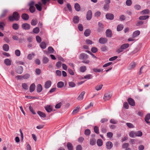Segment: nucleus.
<instances>
[{
	"label": "nucleus",
	"instance_id": "47",
	"mask_svg": "<svg viewBox=\"0 0 150 150\" xmlns=\"http://www.w3.org/2000/svg\"><path fill=\"white\" fill-rule=\"evenodd\" d=\"M40 31L39 28L38 27H36L33 30V32L36 34L38 33Z\"/></svg>",
	"mask_w": 150,
	"mask_h": 150
},
{
	"label": "nucleus",
	"instance_id": "10",
	"mask_svg": "<svg viewBox=\"0 0 150 150\" xmlns=\"http://www.w3.org/2000/svg\"><path fill=\"white\" fill-rule=\"evenodd\" d=\"M128 102L129 103V104L132 106H134L135 105V103L134 100L132 99V98H128L127 100Z\"/></svg>",
	"mask_w": 150,
	"mask_h": 150
},
{
	"label": "nucleus",
	"instance_id": "19",
	"mask_svg": "<svg viewBox=\"0 0 150 150\" xmlns=\"http://www.w3.org/2000/svg\"><path fill=\"white\" fill-rule=\"evenodd\" d=\"M140 32L139 30H137L134 31L132 34V37L135 38L138 36L140 34Z\"/></svg>",
	"mask_w": 150,
	"mask_h": 150
},
{
	"label": "nucleus",
	"instance_id": "2",
	"mask_svg": "<svg viewBox=\"0 0 150 150\" xmlns=\"http://www.w3.org/2000/svg\"><path fill=\"white\" fill-rule=\"evenodd\" d=\"M129 44L128 43H125L122 45L120 47L118 48L116 50V52L119 53L123 51V50L129 47Z\"/></svg>",
	"mask_w": 150,
	"mask_h": 150
},
{
	"label": "nucleus",
	"instance_id": "12",
	"mask_svg": "<svg viewBox=\"0 0 150 150\" xmlns=\"http://www.w3.org/2000/svg\"><path fill=\"white\" fill-rule=\"evenodd\" d=\"M23 71V68L21 66H19L18 67L16 70V72L19 74H21Z\"/></svg>",
	"mask_w": 150,
	"mask_h": 150
},
{
	"label": "nucleus",
	"instance_id": "26",
	"mask_svg": "<svg viewBox=\"0 0 150 150\" xmlns=\"http://www.w3.org/2000/svg\"><path fill=\"white\" fill-rule=\"evenodd\" d=\"M79 18L77 16H74L73 19V22L75 23H78L79 21Z\"/></svg>",
	"mask_w": 150,
	"mask_h": 150
},
{
	"label": "nucleus",
	"instance_id": "38",
	"mask_svg": "<svg viewBox=\"0 0 150 150\" xmlns=\"http://www.w3.org/2000/svg\"><path fill=\"white\" fill-rule=\"evenodd\" d=\"M123 28V26L122 25L120 24L118 25L117 27V30L118 31L121 30Z\"/></svg>",
	"mask_w": 150,
	"mask_h": 150
},
{
	"label": "nucleus",
	"instance_id": "24",
	"mask_svg": "<svg viewBox=\"0 0 150 150\" xmlns=\"http://www.w3.org/2000/svg\"><path fill=\"white\" fill-rule=\"evenodd\" d=\"M136 66V64L134 62L131 63L129 65L128 69H132L134 68Z\"/></svg>",
	"mask_w": 150,
	"mask_h": 150
},
{
	"label": "nucleus",
	"instance_id": "62",
	"mask_svg": "<svg viewBox=\"0 0 150 150\" xmlns=\"http://www.w3.org/2000/svg\"><path fill=\"white\" fill-rule=\"evenodd\" d=\"M30 75L28 74H26L22 76V78L24 79H27L29 78Z\"/></svg>",
	"mask_w": 150,
	"mask_h": 150
},
{
	"label": "nucleus",
	"instance_id": "58",
	"mask_svg": "<svg viewBox=\"0 0 150 150\" xmlns=\"http://www.w3.org/2000/svg\"><path fill=\"white\" fill-rule=\"evenodd\" d=\"M56 74L57 76H60L62 75L61 71L59 70H57L56 71Z\"/></svg>",
	"mask_w": 150,
	"mask_h": 150
},
{
	"label": "nucleus",
	"instance_id": "55",
	"mask_svg": "<svg viewBox=\"0 0 150 150\" xmlns=\"http://www.w3.org/2000/svg\"><path fill=\"white\" fill-rule=\"evenodd\" d=\"M15 54L16 56L19 57L21 55V52L19 50H16L15 51Z\"/></svg>",
	"mask_w": 150,
	"mask_h": 150
},
{
	"label": "nucleus",
	"instance_id": "44",
	"mask_svg": "<svg viewBox=\"0 0 150 150\" xmlns=\"http://www.w3.org/2000/svg\"><path fill=\"white\" fill-rule=\"evenodd\" d=\"M40 47L43 49H45L46 47V45L45 43L44 42H42L40 44Z\"/></svg>",
	"mask_w": 150,
	"mask_h": 150
},
{
	"label": "nucleus",
	"instance_id": "4",
	"mask_svg": "<svg viewBox=\"0 0 150 150\" xmlns=\"http://www.w3.org/2000/svg\"><path fill=\"white\" fill-rule=\"evenodd\" d=\"M86 17L88 20H90L91 19L92 17V12L91 10H89L87 11Z\"/></svg>",
	"mask_w": 150,
	"mask_h": 150
},
{
	"label": "nucleus",
	"instance_id": "17",
	"mask_svg": "<svg viewBox=\"0 0 150 150\" xmlns=\"http://www.w3.org/2000/svg\"><path fill=\"white\" fill-rule=\"evenodd\" d=\"M11 60L8 59H6L4 61V63L7 66L11 65Z\"/></svg>",
	"mask_w": 150,
	"mask_h": 150
},
{
	"label": "nucleus",
	"instance_id": "13",
	"mask_svg": "<svg viewBox=\"0 0 150 150\" xmlns=\"http://www.w3.org/2000/svg\"><path fill=\"white\" fill-rule=\"evenodd\" d=\"M19 36L18 35H13L12 36V38L14 40H19L20 42H21L23 40L22 39H19Z\"/></svg>",
	"mask_w": 150,
	"mask_h": 150
},
{
	"label": "nucleus",
	"instance_id": "11",
	"mask_svg": "<svg viewBox=\"0 0 150 150\" xmlns=\"http://www.w3.org/2000/svg\"><path fill=\"white\" fill-rule=\"evenodd\" d=\"M45 108L46 111L48 112H51L52 109V106L50 105H47L45 107Z\"/></svg>",
	"mask_w": 150,
	"mask_h": 150
},
{
	"label": "nucleus",
	"instance_id": "20",
	"mask_svg": "<svg viewBox=\"0 0 150 150\" xmlns=\"http://www.w3.org/2000/svg\"><path fill=\"white\" fill-rule=\"evenodd\" d=\"M74 8L77 11H79L81 10V7L79 4L77 3H75L74 4Z\"/></svg>",
	"mask_w": 150,
	"mask_h": 150
},
{
	"label": "nucleus",
	"instance_id": "40",
	"mask_svg": "<svg viewBox=\"0 0 150 150\" xmlns=\"http://www.w3.org/2000/svg\"><path fill=\"white\" fill-rule=\"evenodd\" d=\"M129 136L132 138H134L135 137V132L132 131L129 133Z\"/></svg>",
	"mask_w": 150,
	"mask_h": 150
},
{
	"label": "nucleus",
	"instance_id": "46",
	"mask_svg": "<svg viewBox=\"0 0 150 150\" xmlns=\"http://www.w3.org/2000/svg\"><path fill=\"white\" fill-rule=\"evenodd\" d=\"M19 25L16 23L13 24L12 26L13 28L15 30H18L19 28Z\"/></svg>",
	"mask_w": 150,
	"mask_h": 150
},
{
	"label": "nucleus",
	"instance_id": "60",
	"mask_svg": "<svg viewBox=\"0 0 150 150\" xmlns=\"http://www.w3.org/2000/svg\"><path fill=\"white\" fill-rule=\"evenodd\" d=\"M110 122L111 123L116 124L117 123V121L116 120H114V119H111L110 120Z\"/></svg>",
	"mask_w": 150,
	"mask_h": 150
},
{
	"label": "nucleus",
	"instance_id": "35",
	"mask_svg": "<svg viewBox=\"0 0 150 150\" xmlns=\"http://www.w3.org/2000/svg\"><path fill=\"white\" fill-rule=\"evenodd\" d=\"M3 49L5 51H8L9 49L8 45L7 44H4L3 46Z\"/></svg>",
	"mask_w": 150,
	"mask_h": 150
},
{
	"label": "nucleus",
	"instance_id": "57",
	"mask_svg": "<svg viewBox=\"0 0 150 150\" xmlns=\"http://www.w3.org/2000/svg\"><path fill=\"white\" fill-rule=\"evenodd\" d=\"M126 4L127 6H129L132 4V1L131 0H127L126 2Z\"/></svg>",
	"mask_w": 150,
	"mask_h": 150
},
{
	"label": "nucleus",
	"instance_id": "15",
	"mask_svg": "<svg viewBox=\"0 0 150 150\" xmlns=\"http://www.w3.org/2000/svg\"><path fill=\"white\" fill-rule=\"evenodd\" d=\"M51 82L50 81H46L45 84V87L46 88H49L51 85Z\"/></svg>",
	"mask_w": 150,
	"mask_h": 150
},
{
	"label": "nucleus",
	"instance_id": "18",
	"mask_svg": "<svg viewBox=\"0 0 150 150\" xmlns=\"http://www.w3.org/2000/svg\"><path fill=\"white\" fill-rule=\"evenodd\" d=\"M35 84L34 83H33L32 84L29 88L30 91V92H32L34 91L35 89Z\"/></svg>",
	"mask_w": 150,
	"mask_h": 150
},
{
	"label": "nucleus",
	"instance_id": "28",
	"mask_svg": "<svg viewBox=\"0 0 150 150\" xmlns=\"http://www.w3.org/2000/svg\"><path fill=\"white\" fill-rule=\"evenodd\" d=\"M103 86L102 84L98 85L96 86L95 88V89L97 91L100 90Z\"/></svg>",
	"mask_w": 150,
	"mask_h": 150
},
{
	"label": "nucleus",
	"instance_id": "30",
	"mask_svg": "<svg viewBox=\"0 0 150 150\" xmlns=\"http://www.w3.org/2000/svg\"><path fill=\"white\" fill-rule=\"evenodd\" d=\"M22 86L23 88L25 90H27L28 89V86L26 83H22Z\"/></svg>",
	"mask_w": 150,
	"mask_h": 150
},
{
	"label": "nucleus",
	"instance_id": "37",
	"mask_svg": "<svg viewBox=\"0 0 150 150\" xmlns=\"http://www.w3.org/2000/svg\"><path fill=\"white\" fill-rule=\"evenodd\" d=\"M86 69V67L85 66L81 67L79 69L80 71L81 72H84Z\"/></svg>",
	"mask_w": 150,
	"mask_h": 150
},
{
	"label": "nucleus",
	"instance_id": "63",
	"mask_svg": "<svg viewBox=\"0 0 150 150\" xmlns=\"http://www.w3.org/2000/svg\"><path fill=\"white\" fill-rule=\"evenodd\" d=\"M134 8L136 10H139L141 9V6L139 5L136 4L134 6Z\"/></svg>",
	"mask_w": 150,
	"mask_h": 150
},
{
	"label": "nucleus",
	"instance_id": "54",
	"mask_svg": "<svg viewBox=\"0 0 150 150\" xmlns=\"http://www.w3.org/2000/svg\"><path fill=\"white\" fill-rule=\"evenodd\" d=\"M48 50L50 53H53L54 51L53 48L51 47H49L48 48Z\"/></svg>",
	"mask_w": 150,
	"mask_h": 150
},
{
	"label": "nucleus",
	"instance_id": "6",
	"mask_svg": "<svg viewBox=\"0 0 150 150\" xmlns=\"http://www.w3.org/2000/svg\"><path fill=\"white\" fill-rule=\"evenodd\" d=\"M79 58L80 59L85 60L88 58V56L86 54L81 53L80 54Z\"/></svg>",
	"mask_w": 150,
	"mask_h": 150
},
{
	"label": "nucleus",
	"instance_id": "1",
	"mask_svg": "<svg viewBox=\"0 0 150 150\" xmlns=\"http://www.w3.org/2000/svg\"><path fill=\"white\" fill-rule=\"evenodd\" d=\"M20 18L18 13L16 12H14L13 14V16H10L9 17V20L11 21H13L14 20L18 21Z\"/></svg>",
	"mask_w": 150,
	"mask_h": 150
},
{
	"label": "nucleus",
	"instance_id": "43",
	"mask_svg": "<svg viewBox=\"0 0 150 150\" xmlns=\"http://www.w3.org/2000/svg\"><path fill=\"white\" fill-rule=\"evenodd\" d=\"M109 5L107 4H105L103 6V9L105 11H108L109 8Z\"/></svg>",
	"mask_w": 150,
	"mask_h": 150
},
{
	"label": "nucleus",
	"instance_id": "42",
	"mask_svg": "<svg viewBox=\"0 0 150 150\" xmlns=\"http://www.w3.org/2000/svg\"><path fill=\"white\" fill-rule=\"evenodd\" d=\"M38 23L37 20L36 19H33L31 23V25H35Z\"/></svg>",
	"mask_w": 150,
	"mask_h": 150
},
{
	"label": "nucleus",
	"instance_id": "5",
	"mask_svg": "<svg viewBox=\"0 0 150 150\" xmlns=\"http://www.w3.org/2000/svg\"><path fill=\"white\" fill-rule=\"evenodd\" d=\"M22 28L23 29L28 30L30 28V25L27 23H25L22 24L21 26Z\"/></svg>",
	"mask_w": 150,
	"mask_h": 150
},
{
	"label": "nucleus",
	"instance_id": "7",
	"mask_svg": "<svg viewBox=\"0 0 150 150\" xmlns=\"http://www.w3.org/2000/svg\"><path fill=\"white\" fill-rule=\"evenodd\" d=\"M106 18L108 19L112 20L114 18V16L112 14L108 13L105 15Z\"/></svg>",
	"mask_w": 150,
	"mask_h": 150
},
{
	"label": "nucleus",
	"instance_id": "29",
	"mask_svg": "<svg viewBox=\"0 0 150 150\" xmlns=\"http://www.w3.org/2000/svg\"><path fill=\"white\" fill-rule=\"evenodd\" d=\"M91 31L89 29H87L84 32V35L86 37L89 36L90 34Z\"/></svg>",
	"mask_w": 150,
	"mask_h": 150
},
{
	"label": "nucleus",
	"instance_id": "51",
	"mask_svg": "<svg viewBox=\"0 0 150 150\" xmlns=\"http://www.w3.org/2000/svg\"><path fill=\"white\" fill-rule=\"evenodd\" d=\"M29 9L31 13H33L35 12V8L34 6H31L30 7Z\"/></svg>",
	"mask_w": 150,
	"mask_h": 150
},
{
	"label": "nucleus",
	"instance_id": "50",
	"mask_svg": "<svg viewBox=\"0 0 150 150\" xmlns=\"http://www.w3.org/2000/svg\"><path fill=\"white\" fill-rule=\"evenodd\" d=\"M91 133V131L89 129H86L85 131V134L87 136L89 135Z\"/></svg>",
	"mask_w": 150,
	"mask_h": 150
},
{
	"label": "nucleus",
	"instance_id": "56",
	"mask_svg": "<svg viewBox=\"0 0 150 150\" xmlns=\"http://www.w3.org/2000/svg\"><path fill=\"white\" fill-rule=\"evenodd\" d=\"M79 108H78V107L76 108L74 110H73V112H72V114L74 115L76 114V113H77L78 112V111H79Z\"/></svg>",
	"mask_w": 150,
	"mask_h": 150
},
{
	"label": "nucleus",
	"instance_id": "8",
	"mask_svg": "<svg viewBox=\"0 0 150 150\" xmlns=\"http://www.w3.org/2000/svg\"><path fill=\"white\" fill-rule=\"evenodd\" d=\"M85 92L84 91H82L77 98V100H82L83 98V96L84 94H85Z\"/></svg>",
	"mask_w": 150,
	"mask_h": 150
},
{
	"label": "nucleus",
	"instance_id": "59",
	"mask_svg": "<svg viewBox=\"0 0 150 150\" xmlns=\"http://www.w3.org/2000/svg\"><path fill=\"white\" fill-rule=\"evenodd\" d=\"M113 134L112 132H108L107 133V137L109 138H111L113 136Z\"/></svg>",
	"mask_w": 150,
	"mask_h": 150
},
{
	"label": "nucleus",
	"instance_id": "31",
	"mask_svg": "<svg viewBox=\"0 0 150 150\" xmlns=\"http://www.w3.org/2000/svg\"><path fill=\"white\" fill-rule=\"evenodd\" d=\"M101 12L100 11H97L94 14V16L95 17L98 18V17L100 16L101 15Z\"/></svg>",
	"mask_w": 150,
	"mask_h": 150
},
{
	"label": "nucleus",
	"instance_id": "39",
	"mask_svg": "<svg viewBox=\"0 0 150 150\" xmlns=\"http://www.w3.org/2000/svg\"><path fill=\"white\" fill-rule=\"evenodd\" d=\"M149 18V16H141L139 17V19L140 20H144Z\"/></svg>",
	"mask_w": 150,
	"mask_h": 150
},
{
	"label": "nucleus",
	"instance_id": "64",
	"mask_svg": "<svg viewBox=\"0 0 150 150\" xmlns=\"http://www.w3.org/2000/svg\"><path fill=\"white\" fill-rule=\"evenodd\" d=\"M78 28L79 31H82L83 29V27L82 25L81 24H79L78 25Z\"/></svg>",
	"mask_w": 150,
	"mask_h": 150
},
{
	"label": "nucleus",
	"instance_id": "23",
	"mask_svg": "<svg viewBox=\"0 0 150 150\" xmlns=\"http://www.w3.org/2000/svg\"><path fill=\"white\" fill-rule=\"evenodd\" d=\"M106 36L108 37H111L112 36V32L110 29H108L106 32Z\"/></svg>",
	"mask_w": 150,
	"mask_h": 150
},
{
	"label": "nucleus",
	"instance_id": "32",
	"mask_svg": "<svg viewBox=\"0 0 150 150\" xmlns=\"http://www.w3.org/2000/svg\"><path fill=\"white\" fill-rule=\"evenodd\" d=\"M64 86V83L62 81H59L57 84V87L59 88H61Z\"/></svg>",
	"mask_w": 150,
	"mask_h": 150
},
{
	"label": "nucleus",
	"instance_id": "14",
	"mask_svg": "<svg viewBox=\"0 0 150 150\" xmlns=\"http://www.w3.org/2000/svg\"><path fill=\"white\" fill-rule=\"evenodd\" d=\"M35 5L38 10L39 11H41L42 10V4L40 2H39L38 4H35Z\"/></svg>",
	"mask_w": 150,
	"mask_h": 150
},
{
	"label": "nucleus",
	"instance_id": "45",
	"mask_svg": "<svg viewBox=\"0 0 150 150\" xmlns=\"http://www.w3.org/2000/svg\"><path fill=\"white\" fill-rule=\"evenodd\" d=\"M92 75L91 74H88L84 77V78L87 79H89L92 78Z\"/></svg>",
	"mask_w": 150,
	"mask_h": 150
},
{
	"label": "nucleus",
	"instance_id": "9",
	"mask_svg": "<svg viewBox=\"0 0 150 150\" xmlns=\"http://www.w3.org/2000/svg\"><path fill=\"white\" fill-rule=\"evenodd\" d=\"M107 42V39L106 38H101L99 40V42L101 44H104Z\"/></svg>",
	"mask_w": 150,
	"mask_h": 150
},
{
	"label": "nucleus",
	"instance_id": "22",
	"mask_svg": "<svg viewBox=\"0 0 150 150\" xmlns=\"http://www.w3.org/2000/svg\"><path fill=\"white\" fill-rule=\"evenodd\" d=\"M21 17L25 21L28 20L29 18L28 15L26 13L23 14L21 16Z\"/></svg>",
	"mask_w": 150,
	"mask_h": 150
},
{
	"label": "nucleus",
	"instance_id": "33",
	"mask_svg": "<svg viewBox=\"0 0 150 150\" xmlns=\"http://www.w3.org/2000/svg\"><path fill=\"white\" fill-rule=\"evenodd\" d=\"M135 137H141L142 135V133L140 131H138L135 132Z\"/></svg>",
	"mask_w": 150,
	"mask_h": 150
},
{
	"label": "nucleus",
	"instance_id": "49",
	"mask_svg": "<svg viewBox=\"0 0 150 150\" xmlns=\"http://www.w3.org/2000/svg\"><path fill=\"white\" fill-rule=\"evenodd\" d=\"M68 71L69 73L71 75H74L75 74L73 71L70 68H69L68 69Z\"/></svg>",
	"mask_w": 150,
	"mask_h": 150
},
{
	"label": "nucleus",
	"instance_id": "3",
	"mask_svg": "<svg viewBox=\"0 0 150 150\" xmlns=\"http://www.w3.org/2000/svg\"><path fill=\"white\" fill-rule=\"evenodd\" d=\"M112 95L107 93H105L103 99L105 101H107L110 99L112 97Z\"/></svg>",
	"mask_w": 150,
	"mask_h": 150
},
{
	"label": "nucleus",
	"instance_id": "52",
	"mask_svg": "<svg viewBox=\"0 0 150 150\" xmlns=\"http://www.w3.org/2000/svg\"><path fill=\"white\" fill-rule=\"evenodd\" d=\"M126 125L129 128H133L134 127V126L132 124L130 123H126Z\"/></svg>",
	"mask_w": 150,
	"mask_h": 150
},
{
	"label": "nucleus",
	"instance_id": "25",
	"mask_svg": "<svg viewBox=\"0 0 150 150\" xmlns=\"http://www.w3.org/2000/svg\"><path fill=\"white\" fill-rule=\"evenodd\" d=\"M96 143V140L95 138H93L91 139L90 140V144L92 145L93 146Z\"/></svg>",
	"mask_w": 150,
	"mask_h": 150
},
{
	"label": "nucleus",
	"instance_id": "27",
	"mask_svg": "<svg viewBox=\"0 0 150 150\" xmlns=\"http://www.w3.org/2000/svg\"><path fill=\"white\" fill-rule=\"evenodd\" d=\"M42 86L40 84H38L37 86V92L40 93L41 92L42 90Z\"/></svg>",
	"mask_w": 150,
	"mask_h": 150
},
{
	"label": "nucleus",
	"instance_id": "48",
	"mask_svg": "<svg viewBox=\"0 0 150 150\" xmlns=\"http://www.w3.org/2000/svg\"><path fill=\"white\" fill-rule=\"evenodd\" d=\"M103 70V69H98L96 68H95L93 69V71L96 72H99L101 71H102Z\"/></svg>",
	"mask_w": 150,
	"mask_h": 150
},
{
	"label": "nucleus",
	"instance_id": "36",
	"mask_svg": "<svg viewBox=\"0 0 150 150\" xmlns=\"http://www.w3.org/2000/svg\"><path fill=\"white\" fill-rule=\"evenodd\" d=\"M35 55V54L34 53H32L31 54H29L28 55L27 58L29 60L31 59Z\"/></svg>",
	"mask_w": 150,
	"mask_h": 150
},
{
	"label": "nucleus",
	"instance_id": "53",
	"mask_svg": "<svg viewBox=\"0 0 150 150\" xmlns=\"http://www.w3.org/2000/svg\"><path fill=\"white\" fill-rule=\"evenodd\" d=\"M67 147L69 150H72L73 149V146L71 144L69 143H67Z\"/></svg>",
	"mask_w": 150,
	"mask_h": 150
},
{
	"label": "nucleus",
	"instance_id": "21",
	"mask_svg": "<svg viewBox=\"0 0 150 150\" xmlns=\"http://www.w3.org/2000/svg\"><path fill=\"white\" fill-rule=\"evenodd\" d=\"M37 113L39 116L41 118H44L46 117L45 114L43 112L40 111H38Z\"/></svg>",
	"mask_w": 150,
	"mask_h": 150
},
{
	"label": "nucleus",
	"instance_id": "34",
	"mask_svg": "<svg viewBox=\"0 0 150 150\" xmlns=\"http://www.w3.org/2000/svg\"><path fill=\"white\" fill-rule=\"evenodd\" d=\"M97 143L98 146H101L103 144V142L101 139H98L97 140Z\"/></svg>",
	"mask_w": 150,
	"mask_h": 150
},
{
	"label": "nucleus",
	"instance_id": "41",
	"mask_svg": "<svg viewBox=\"0 0 150 150\" xmlns=\"http://www.w3.org/2000/svg\"><path fill=\"white\" fill-rule=\"evenodd\" d=\"M149 12L148 9L144 10L140 12V14L142 15L146 14H148Z\"/></svg>",
	"mask_w": 150,
	"mask_h": 150
},
{
	"label": "nucleus",
	"instance_id": "16",
	"mask_svg": "<svg viewBox=\"0 0 150 150\" xmlns=\"http://www.w3.org/2000/svg\"><path fill=\"white\" fill-rule=\"evenodd\" d=\"M106 146L108 149H110L112 147L113 144L111 142L108 141L106 142Z\"/></svg>",
	"mask_w": 150,
	"mask_h": 150
},
{
	"label": "nucleus",
	"instance_id": "61",
	"mask_svg": "<svg viewBox=\"0 0 150 150\" xmlns=\"http://www.w3.org/2000/svg\"><path fill=\"white\" fill-rule=\"evenodd\" d=\"M5 25V24L3 22H0V29H1L2 30H4V27Z\"/></svg>",
	"mask_w": 150,
	"mask_h": 150
}]
</instances>
